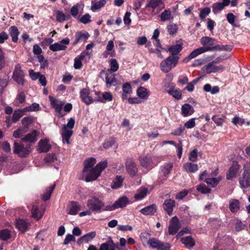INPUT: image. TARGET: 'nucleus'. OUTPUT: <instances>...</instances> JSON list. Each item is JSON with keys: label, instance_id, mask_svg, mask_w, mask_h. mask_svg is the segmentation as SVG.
I'll return each mask as SVG.
<instances>
[{"label": "nucleus", "instance_id": "nucleus-44", "mask_svg": "<svg viewBox=\"0 0 250 250\" xmlns=\"http://www.w3.org/2000/svg\"><path fill=\"white\" fill-rule=\"evenodd\" d=\"M84 54L81 53L80 56L75 59L74 67L75 69H80L82 67V60L84 59Z\"/></svg>", "mask_w": 250, "mask_h": 250}, {"label": "nucleus", "instance_id": "nucleus-45", "mask_svg": "<svg viewBox=\"0 0 250 250\" xmlns=\"http://www.w3.org/2000/svg\"><path fill=\"white\" fill-rule=\"evenodd\" d=\"M32 217L39 220L42 218V214L40 213L38 206H33L31 209Z\"/></svg>", "mask_w": 250, "mask_h": 250}, {"label": "nucleus", "instance_id": "nucleus-55", "mask_svg": "<svg viewBox=\"0 0 250 250\" xmlns=\"http://www.w3.org/2000/svg\"><path fill=\"white\" fill-rule=\"evenodd\" d=\"M115 143V140L114 138H110L109 140L105 141L103 144V147L105 149H108L112 146Z\"/></svg>", "mask_w": 250, "mask_h": 250}, {"label": "nucleus", "instance_id": "nucleus-31", "mask_svg": "<svg viewBox=\"0 0 250 250\" xmlns=\"http://www.w3.org/2000/svg\"><path fill=\"white\" fill-rule=\"evenodd\" d=\"M96 162V160L95 158L91 157L88 158L83 162L84 167L83 170L87 171V169L90 168H94L93 167Z\"/></svg>", "mask_w": 250, "mask_h": 250}, {"label": "nucleus", "instance_id": "nucleus-7", "mask_svg": "<svg viewBox=\"0 0 250 250\" xmlns=\"http://www.w3.org/2000/svg\"><path fill=\"white\" fill-rule=\"evenodd\" d=\"M156 158L151 155L147 154L146 155L141 156L139 161L141 166L145 168L151 169L154 167L157 164L155 163Z\"/></svg>", "mask_w": 250, "mask_h": 250}, {"label": "nucleus", "instance_id": "nucleus-33", "mask_svg": "<svg viewBox=\"0 0 250 250\" xmlns=\"http://www.w3.org/2000/svg\"><path fill=\"white\" fill-rule=\"evenodd\" d=\"M182 48L181 44H177L170 46L168 48V51L171 53L170 56H176L182 50Z\"/></svg>", "mask_w": 250, "mask_h": 250}, {"label": "nucleus", "instance_id": "nucleus-13", "mask_svg": "<svg viewBox=\"0 0 250 250\" xmlns=\"http://www.w3.org/2000/svg\"><path fill=\"white\" fill-rule=\"evenodd\" d=\"M81 206L77 202L71 201L67 207V212L70 215H76L81 209Z\"/></svg>", "mask_w": 250, "mask_h": 250}, {"label": "nucleus", "instance_id": "nucleus-27", "mask_svg": "<svg viewBox=\"0 0 250 250\" xmlns=\"http://www.w3.org/2000/svg\"><path fill=\"white\" fill-rule=\"evenodd\" d=\"M229 208L231 212H237L240 209L239 201L236 199H231L229 201Z\"/></svg>", "mask_w": 250, "mask_h": 250}, {"label": "nucleus", "instance_id": "nucleus-64", "mask_svg": "<svg viewBox=\"0 0 250 250\" xmlns=\"http://www.w3.org/2000/svg\"><path fill=\"white\" fill-rule=\"evenodd\" d=\"M79 5L77 4L73 5V7L71 8L70 13L73 17H75L78 15L79 13Z\"/></svg>", "mask_w": 250, "mask_h": 250}, {"label": "nucleus", "instance_id": "nucleus-12", "mask_svg": "<svg viewBox=\"0 0 250 250\" xmlns=\"http://www.w3.org/2000/svg\"><path fill=\"white\" fill-rule=\"evenodd\" d=\"M125 167L128 173L132 176H135L137 172V168L134 160L127 158L125 162Z\"/></svg>", "mask_w": 250, "mask_h": 250}, {"label": "nucleus", "instance_id": "nucleus-25", "mask_svg": "<svg viewBox=\"0 0 250 250\" xmlns=\"http://www.w3.org/2000/svg\"><path fill=\"white\" fill-rule=\"evenodd\" d=\"M194 111L192 106L188 104H183L181 107V113L184 117L191 115Z\"/></svg>", "mask_w": 250, "mask_h": 250}, {"label": "nucleus", "instance_id": "nucleus-11", "mask_svg": "<svg viewBox=\"0 0 250 250\" xmlns=\"http://www.w3.org/2000/svg\"><path fill=\"white\" fill-rule=\"evenodd\" d=\"M180 228V225L178 219L176 216L172 217L168 226V233L174 235L177 232Z\"/></svg>", "mask_w": 250, "mask_h": 250}, {"label": "nucleus", "instance_id": "nucleus-5", "mask_svg": "<svg viewBox=\"0 0 250 250\" xmlns=\"http://www.w3.org/2000/svg\"><path fill=\"white\" fill-rule=\"evenodd\" d=\"M215 48H216V45H214V46L212 45L210 46H207V47H201L197 48V49L194 50L193 51H192L188 57L185 58L183 60V62L185 63H187L188 61H189L191 59H192L195 58L198 55L201 54L202 53H203L206 52L210 51H214V50H215Z\"/></svg>", "mask_w": 250, "mask_h": 250}, {"label": "nucleus", "instance_id": "nucleus-60", "mask_svg": "<svg viewBox=\"0 0 250 250\" xmlns=\"http://www.w3.org/2000/svg\"><path fill=\"white\" fill-rule=\"evenodd\" d=\"M197 190L202 193H208L210 189L206 186L199 185L197 187Z\"/></svg>", "mask_w": 250, "mask_h": 250}, {"label": "nucleus", "instance_id": "nucleus-4", "mask_svg": "<svg viewBox=\"0 0 250 250\" xmlns=\"http://www.w3.org/2000/svg\"><path fill=\"white\" fill-rule=\"evenodd\" d=\"M32 149L31 145L27 144L24 146L22 144L15 142L13 146V152L17 154L20 157L25 158L27 157L31 153Z\"/></svg>", "mask_w": 250, "mask_h": 250}, {"label": "nucleus", "instance_id": "nucleus-53", "mask_svg": "<svg viewBox=\"0 0 250 250\" xmlns=\"http://www.w3.org/2000/svg\"><path fill=\"white\" fill-rule=\"evenodd\" d=\"M57 159V157L55 154H48L46 157L44 158V160L45 163L51 164L52 163L54 162L55 160Z\"/></svg>", "mask_w": 250, "mask_h": 250}, {"label": "nucleus", "instance_id": "nucleus-48", "mask_svg": "<svg viewBox=\"0 0 250 250\" xmlns=\"http://www.w3.org/2000/svg\"><path fill=\"white\" fill-rule=\"evenodd\" d=\"M171 13L169 9H166L160 15L161 21H165L171 19Z\"/></svg>", "mask_w": 250, "mask_h": 250}, {"label": "nucleus", "instance_id": "nucleus-9", "mask_svg": "<svg viewBox=\"0 0 250 250\" xmlns=\"http://www.w3.org/2000/svg\"><path fill=\"white\" fill-rule=\"evenodd\" d=\"M148 244L152 248L156 249L157 250H169L170 248L168 243L164 244L155 238L149 239Z\"/></svg>", "mask_w": 250, "mask_h": 250}, {"label": "nucleus", "instance_id": "nucleus-15", "mask_svg": "<svg viewBox=\"0 0 250 250\" xmlns=\"http://www.w3.org/2000/svg\"><path fill=\"white\" fill-rule=\"evenodd\" d=\"M105 75V82L107 87L117 85L118 83L115 78V74L111 72V70H107L106 71Z\"/></svg>", "mask_w": 250, "mask_h": 250}, {"label": "nucleus", "instance_id": "nucleus-17", "mask_svg": "<svg viewBox=\"0 0 250 250\" xmlns=\"http://www.w3.org/2000/svg\"><path fill=\"white\" fill-rule=\"evenodd\" d=\"M163 208L170 216L171 215L173 208L175 206V201L171 199H166L163 203Z\"/></svg>", "mask_w": 250, "mask_h": 250}, {"label": "nucleus", "instance_id": "nucleus-49", "mask_svg": "<svg viewBox=\"0 0 250 250\" xmlns=\"http://www.w3.org/2000/svg\"><path fill=\"white\" fill-rule=\"evenodd\" d=\"M28 127H24L22 128H19L13 133V136L16 138L21 137L28 130Z\"/></svg>", "mask_w": 250, "mask_h": 250}, {"label": "nucleus", "instance_id": "nucleus-19", "mask_svg": "<svg viewBox=\"0 0 250 250\" xmlns=\"http://www.w3.org/2000/svg\"><path fill=\"white\" fill-rule=\"evenodd\" d=\"M240 168V166L238 165L237 162H233L232 166L229 170V173L227 174V179L231 180L235 177Z\"/></svg>", "mask_w": 250, "mask_h": 250}, {"label": "nucleus", "instance_id": "nucleus-21", "mask_svg": "<svg viewBox=\"0 0 250 250\" xmlns=\"http://www.w3.org/2000/svg\"><path fill=\"white\" fill-rule=\"evenodd\" d=\"M207 73H216L223 71L225 67L223 65L216 66L213 63L209 62L205 66Z\"/></svg>", "mask_w": 250, "mask_h": 250}, {"label": "nucleus", "instance_id": "nucleus-26", "mask_svg": "<svg viewBox=\"0 0 250 250\" xmlns=\"http://www.w3.org/2000/svg\"><path fill=\"white\" fill-rule=\"evenodd\" d=\"M38 135L37 130H34L30 133L27 134L21 139L22 142L34 143L36 141V136Z\"/></svg>", "mask_w": 250, "mask_h": 250}, {"label": "nucleus", "instance_id": "nucleus-62", "mask_svg": "<svg viewBox=\"0 0 250 250\" xmlns=\"http://www.w3.org/2000/svg\"><path fill=\"white\" fill-rule=\"evenodd\" d=\"M195 118H191L185 124V127L188 129L192 128L195 125Z\"/></svg>", "mask_w": 250, "mask_h": 250}, {"label": "nucleus", "instance_id": "nucleus-24", "mask_svg": "<svg viewBox=\"0 0 250 250\" xmlns=\"http://www.w3.org/2000/svg\"><path fill=\"white\" fill-rule=\"evenodd\" d=\"M247 173L245 174L243 172L242 177L239 178V184L242 188H248L250 187V177L247 175Z\"/></svg>", "mask_w": 250, "mask_h": 250}, {"label": "nucleus", "instance_id": "nucleus-61", "mask_svg": "<svg viewBox=\"0 0 250 250\" xmlns=\"http://www.w3.org/2000/svg\"><path fill=\"white\" fill-rule=\"evenodd\" d=\"M197 158V151L196 149L193 150L189 155V160L193 162L196 161Z\"/></svg>", "mask_w": 250, "mask_h": 250}, {"label": "nucleus", "instance_id": "nucleus-56", "mask_svg": "<svg viewBox=\"0 0 250 250\" xmlns=\"http://www.w3.org/2000/svg\"><path fill=\"white\" fill-rule=\"evenodd\" d=\"M91 16L87 13L83 16L79 20L80 22L86 24L91 22Z\"/></svg>", "mask_w": 250, "mask_h": 250}, {"label": "nucleus", "instance_id": "nucleus-38", "mask_svg": "<svg viewBox=\"0 0 250 250\" xmlns=\"http://www.w3.org/2000/svg\"><path fill=\"white\" fill-rule=\"evenodd\" d=\"M16 226L20 230L24 232L28 228V224L24 220L19 219L17 221Z\"/></svg>", "mask_w": 250, "mask_h": 250}, {"label": "nucleus", "instance_id": "nucleus-29", "mask_svg": "<svg viewBox=\"0 0 250 250\" xmlns=\"http://www.w3.org/2000/svg\"><path fill=\"white\" fill-rule=\"evenodd\" d=\"M183 168L188 172L194 173L198 170V167L197 164L188 162L184 164Z\"/></svg>", "mask_w": 250, "mask_h": 250}, {"label": "nucleus", "instance_id": "nucleus-34", "mask_svg": "<svg viewBox=\"0 0 250 250\" xmlns=\"http://www.w3.org/2000/svg\"><path fill=\"white\" fill-rule=\"evenodd\" d=\"M128 198L125 196H123L119 198L118 200L115 202L117 209L125 207L128 203Z\"/></svg>", "mask_w": 250, "mask_h": 250}, {"label": "nucleus", "instance_id": "nucleus-35", "mask_svg": "<svg viewBox=\"0 0 250 250\" xmlns=\"http://www.w3.org/2000/svg\"><path fill=\"white\" fill-rule=\"evenodd\" d=\"M181 241L188 248H192L195 245V242L191 236H187L182 238Z\"/></svg>", "mask_w": 250, "mask_h": 250}, {"label": "nucleus", "instance_id": "nucleus-16", "mask_svg": "<svg viewBox=\"0 0 250 250\" xmlns=\"http://www.w3.org/2000/svg\"><path fill=\"white\" fill-rule=\"evenodd\" d=\"M222 2H216L212 5V12L216 14L223 10L225 7L229 5L230 2V0H223Z\"/></svg>", "mask_w": 250, "mask_h": 250}, {"label": "nucleus", "instance_id": "nucleus-30", "mask_svg": "<svg viewBox=\"0 0 250 250\" xmlns=\"http://www.w3.org/2000/svg\"><path fill=\"white\" fill-rule=\"evenodd\" d=\"M49 100L51 106L55 108V111L57 112H60L62 110L64 103L62 102H58L51 97H49Z\"/></svg>", "mask_w": 250, "mask_h": 250}, {"label": "nucleus", "instance_id": "nucleus-3", "mask_svg": "<svg viewBox=\"0 0 250 250\" xmlns=\"http://www.w3.org/2000/svg\"><path fill=\"white\" fill-rule=\"evenodd\" d=\"M179 57L178 56H169L164 60L160 65L161 70L165 73H168L178 63Z\"/></svg>", "mask_w": 250, "mask_h": 250}, {"label": "nucleus", "instance_id": "nucleus-10", "mask_svg": "<svg viewBox=\"0 0 250 250\" xmlns=\"http://www.w3.org/2000/svg\"><path fill=\"white\" fill-rule=\"evenodd\" d=\"M146 7L151 9L152 12H154L156 9L160 11L165 8V4L162 0H149Z\"/></svg>", "mask_w": 250, "mask_h": 250}, {"label": "nucleus", "instance_id": "nucleus-41", "mask_svg": "<svg viewBox=\"0 0 250 250\" xmlns=\"http://www.w3.org/2000/svg\"><path fill=\"white\" fill-rule=\"evenodd\" d=\"M124 178L122 176L117 175L113 180L111 188L114 189L118 188L121 187Z\"/></svg>", "mask_w": 250, "mask_h": 250}, {"label": "nucleus", "instance_id": "nucleus-58", "mask_svg": "<svg viewBox=\"0 0 250 250\" xmlns=\"http://www.w3.org/2000/svg\"><path fill=\"white\" fill-rule=\"evenodd\" d=\"M167 29L169 34L173 35L177 32L178 30V27L175 24H170L167 25Z\"/></svg>", "mask_w": 250, "mask_h": 250}, {"label": "nucleus", "instance_id": "nucleus-51", "mask_svg": "<svg viewBox=\"0 0 250 250\" xmlns=\"http://www.w3.org/2000/svg\"><path fill=\"white\" fill-rule=\"evenodd\" d=\"M70 18V15H65L62 12L59 11L57 14V20L60 22H62L64 21L69 20Z\"/></svg>", "mask_w": 250, "mask_h": 250}, {"label": "nucleus", "instance_id": "nucleus-52", "mask_svg": "<svg viewBox=\"0 0 250 250\" xmlns=\"http://www.w3.org/2000/svg\"><path fill=\"white\" fill-rule=\"evenodd\" d=\"M23 115V111L21 110H15L12 115V121L17 122Z\"/></svg>", "mask_w": 250, "mask_h": 250}, {"label": "nucleus", "instance_id": "nucleus-20", "mask_svg": "<svg viewBox=\"0 0 250 250\" xmlns=\"http://www.w3.org/2000/svg\"><path fill=\"white\" fill-rule=\"evenodd\" d=\"M89 37L88 33L86 31L77 32L75 34V40L73 44L75 45L80 41H85Z\"/></svg>", "mask_w": 250, "mask_h": 250}, {"label": "nucleus", "instance_id": "nucleus-43", "mask_svg": "<svg viewBox=\"0 0 250 250\" xmlns=\"http://www.w3.org/2000/svg\"><path fill=\"white\" fill-rule=\"evenodd\" d=\"M66 48L67 47L65 45L59 43H55L54 44H51L49 46L50 50L54 52L61 50H65Z\"/></svg>", "mask_w": 250, "mask_h": 250}, {"label": "nucleus", "instance_id": "nucleus-1", "mask_svg": "<svg viewBox=\"0 0 250 250\" xmlns=\"http://www.w3.org/2000/svg\"><path fill=\"white\" fill-rule=\"evenodd\" d=\"M107 166V162L104 161L101 162L94 168L87 169V171L83 170L85 181L88 182L96 180Z\"/></svg>", "mask_w": 250, "mask_h": 250}, {"label": "nucleus", "instance_id": "nucleus-57", "mask_svg": "<svg viewBox=\"0 0 250 250\" xmlns=\"http://www.w3.org/2000/svg\"><path fill=\"white\" fill-rule=\"evenodd\" d=\"M210 12V9L209 7H205L200 11L199 17L200 19H205Z\"/></svg>", "mask_w": 250, "mask_h": 250}, {"label": "nucleus", "instance_id": "nucleus-37", "mask_svg": "<svg viewBox=\"0 0 250 250\" xmlns=\"http://www.w3.org/2000/svg\"><path fill=\"white\" fill-rule=\"evenodd\" d=\"M55 186L56 185L54 184L46 188L45 192L42 195V198L43 201H46L50 199Z\"/></svg>", "mask_w": 250, "mask_h": 250}, {"label": "nucleus", "instance_id": "nucleus-8", "mask_svg": "<svg viewBox=\"0 0 250 250\" xmlns=\"http://www.w3.org/2000/svg\"><path fill=\"white\" fill-rule=\"evenodd\" d=\"M24 73L21 70V66L20 64H17L14 68L13 73V80L19 85H23L24 82Z\"/></svg>", "mask_w": 250, "mask_h": 250}, {"label": "nucleus", "instance_id": "nucleus-46", "mask_svg": "<svg viewBox=\"0 0 250 250\" xmlns=\"http://www.w3.org/2000/svg\"><path fill=\"white\" fill-rule=\"evenodd\" d=\"M167 93L176 100L182 98V93L179 89H172L168 91Z\"/></svg>", "mask_w": 250, "mask_h": 250}, {"label": "nucleus", "instance_id": "nucleus-47", "mask_svg": "<svg viewBox=\"0 0 250 250\" xmlns=\"http://www.w3.org/2000/svg\"><path fill=\"white\" fill-rule=\"evenodd\" d=\"M11 237L10 231L7 229H3L0 231V240L6 241Z\"/></svg>", "mask_w": 250, "mask_h": 250}, {"label": "nucleus", "instance_id": "nucleus-14", "mask_svg": "<svg viewBox=\"0 0 250 250\" xmlns=\"http://www.w3.org/2000/svg\"><path fill=\"white\" fill-rule=\"evenodd\" d=\"M90 91L87 88H83L80 91V97L86 104L88 105L94 102L93 98L89 96Z\"/></svg>", "mask_w": 250, "mask_h": 250}, {"label": "nucleus", "instance_id": "nucleus-42", "mask_svg": "<svg viewBox=\"0 0 250 250\" xmlns=\"http://www.w3.org/2000/svg\"><path fill=\"white\" fill-rule=\"evenodd\" d=\"M105 3V0H100L99 1L95 2L93 1H92V5L91 6V9L93 11H95L103 7Z\"/></svg>", "mask_w": 250, "mask_h": 250}, {"label": "nucleus", "instance_id": "nucleus-40", "mask_svg": "<svg viewBox=\"0 0 250 250\" xmlns=\"http://www.w3.org/2000/svg\"><path fill=\"white\" fill-rule=\"evenodd\" d=\"M9 33L12 38V41L15 42H17L19 34L17 27L15 26H11L9 29Z\"/></svg>", "mask_w": 250, "mask_h": 250}, {"label": "nucleus", "instance_id": "nucleus-54", "mask_svg": "<svg viewBox=\"0 0 250 250\" xmlns=\"http://www.w3.org/2000/svg\"><path fill=\"white\" fill-rule=\"evenodd\" d=\"M119 68V64L114 59H112L110 60V69L111 72H116Z\"/></svg>", "mask_w": 250, "mask_h": 250}, {"label": "nucleus", "instance_id": "nucleus-32", "mask_svg": "<svg viewBox=\"0 0 250 250\" xmlns=\"http://www.w3.org/2000/svg\"><path fill=\"white\" fill-rule=\"evenodd\" d=\"M148 193V190L147 188L141 187L138 189L137 193L134 196V198L137 200H141L144 198Z\"/></svg>", "mask_w": 250, "mask_h": 250}, {"label": "nucleus", "instance_id": "nucleus-6", "mask_svg": "<svg viewBox=\"0 0 250 250\" xmlns=\"http://www.w3.org/2000/svg\"><path fill=\"white\" fill-rule=\"evenodd\" d=\"M87 206L90 210L100 212L104 206V203L99 198L93 197L87 200Z\"/></svg>", "mask_w": 250, "mask_h": 250}, {"label": "nucleus", "instance_id": "nucleus-18", "mask_svg": "<svg viewBox=\"0 0 250 250\" xmlns=\"http://www.w3.org/2000/svg\"><path fill=\"white\" fill-rule=\"evenodd\" d=\"M51 148V146L49 144V140L42 139L38 143V150L40 153L46 152Z\"/></svg>", "mask_w": 250, "mask_h": 250}, {"label": "nucleus", "instance_id": "nucleus-39", "mask_svg": "<svg viewBox=\"0 0 250 250\" xmlns=\"http://www.w3.org/2000/svg\"><path fill=\"white\" fill-rule=\"evenodd\" d=\"M137 94L139 97L143 99H146L149 95L147 89L142 86L137 89Z\"/></svg>", "mask_w": 250, "mask_h": 250}, {"label": "nucleus", "instance_id": "nucleus-59", "mask_svg": "<svg viewBox=\"0 0 250 250\" xmlns=\"http://www.w3.org/2000/svg\"><path fill=\"white\" fill-rule=\"evenodd\" d=\"M33 121V117H24L21 123L22 125H23L24 127H28V125H30Z\"/></svg>", "mask_w": 250, "mask_h": 250}, {"label": "nucleus", "instance_id": "nucleus-2", "mask_svg": "<svg viewBox=\"0 0 250 250\" xmlns=\"http://www.w3.org/2000/svg\"><path fill=\"white\" fill-rule=\"evenodd\" d=\"M75 123L74 119L71 118L66 125H63L61 135L63 143L70 144L69 139L73 134L72 129L74 126Z\"/></svg>", "mask_w": 250, "mask_h": 250}, {"label": "nucleus", "instance_id": "nucleus-28", "mask_svg": "<svg viewBox=\"0 0 250 250\" xmlns=\"http://www.w3.org/2000/svg\"><path fill=\"white\" fill-rule=\"evenodd\" d=\"M123 99H126L132 92L131 86L129 83H125L123 85Z\"/></svg>", "mask_w": 250, "mask_h": 250}, {"label": "nucleus", "instance_id": "nucleus-23", "mask_svg": "<svg viewBox=\"0 0 250 250\" xmlns=\"http://www.w3.org/2000/svg\"><path fill=\"white\" fill-rule=\"evenodd\" d=\"M157 211L156 205L152 204L147 206L140 210V212L145 215H152Z\"/></svg>", "mask_w": 250, "mask_h": 250}, {"label": "nucleus", "instance_id": "nucleus-50", "mask_svg": "<svg viewBox=\"0 0 250 250\" xmlns=\"http://www.w3.org/2000/svg\"><path fill=\"white\" fill-rule=\"evenodd\" d=\"M221 180V178H208L205 180V182L208 185L212 187H215L219 183V181Z\"/></svg>", "mask_w": 250, "mask_h": 250}, {"label": "nucleus", "instance_id": "nucleus-63", "mask_svg": "<svg viewBox=\"0 0 250 250\" xmlns=\"http://www.w3.org/2000/svg\"><path fill=\"white\" fill-rule=\"evenodd\" d=\"M245 225L243 224L241 220L237 219L235 224V230L239 231L243 229L245 227Z\"/></svg>", "mask_w": 250, "mask_h": 250}, {"label": "nucleus", "instance_id": "nucleus-36", "mask_svg": "<svg viewBox=\"0 0 250 250\" xmlns=\"http://www.w3.org/2000/svg\"><path fill=\"white\" fill-rule=\"evenodd\" d=\"M173 164L172 163L165 164L162 166L161 167V171L163 173V176L166 177L170 173Z\"/></svg>", "mask_w": 250, "mask_h": 250}, {"label": "nucleus", "instance_id": "nucleus-22", "mask_svg": "<svg viewBox=\"0 0 250 250\" xmlns=\"http://www.w3.org/2000/svg\"><path fill=\"white\" fill-rule=\"evenodd\" d=\"M96 236V232L91 231L81 237L78 241V244L80 245L83 243H87L92 241Z\"/></svg>", "mask_w": 250, "mask_h": 250}]
</instances>
